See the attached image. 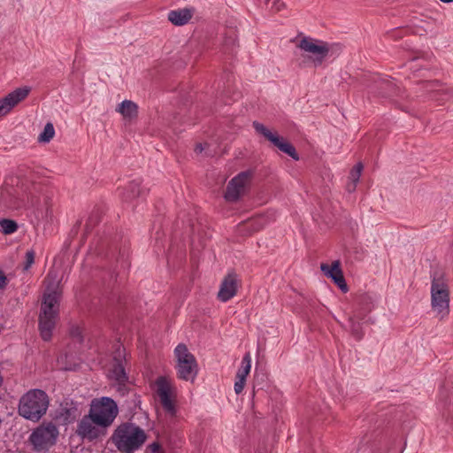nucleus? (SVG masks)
<instances>
[{"instance_id":"nucleus-1","label":"nucleus","mask_w":453,"mask_h":453,"mask_svg":"<svg viewBox=\"0 0 453 453\" xmlns=\"http://www.w3.org/2000/svg\"><path fill=\"white\" fill-rule=\"evenodd\" d=\"M59 298L60 293L58 288H48L43 295L39 314V329L44 341L51 338L52 331L58 320Z\"/></svg>"},{"instance_id":"nucleus-2","label":"nucleus","mask_w":453,"mask_h":453,"mask_svg":"<svg viewBox=\"0 0 453 453\" xmlns=\"http://www.w3.org/2000/svg\"><path fill=\"white\" fill-rule=\"evenodd\" d=\"M145 432L134 424L119 426L111 435V441L122 453H134L145 442Z\"/></svg>"},{"instance_id":"nucleus-3","label":"nucleus","mask_w":453,"mask_h":453,"mask_svg":"<svg viewBox=\"0 0 453 453\" xmlns=\"http://www.w3.org/2000/svg\"><path fill=\"white\" fill-rule=\"evenodd\" d=\"M49 403V397L44 391L29 390L19 400V413L26 419L36 422L46 413Z\"/></svg>"},{"instance_id":"nucleus-4","label":"nucleus","mask_w":453,"mask_h":453,"mask_svg":"<svg viewBox=\"0 0 453 453\" xmlns=\"http://www.w3.org/2000/svg\"><path fill=\"white\" fill-rule=\"evenodd\" d=\"M431 306L435 316L440 319L449 313V291L444 277L434 275L431 284Z\"/></svg>"},{"instance_id":"nucleus-5","label":"nucleus","mask_w":453,"mask_h":453,"mask_svg":"<svg viewBox=\"0 0 453 453\" xmlns=\"http://www.w3.org/2000/svg\"><path fill=\"white\" fill-rule=\"evenodd\" d=\"M174 357L176 359L177 377L186 381H193L197 374V363L194 355L189 352L185 344L180 343L176 346Z\"/></svg>"},{"instance_id":"nucleus-6","label":"nucleus","mask_w":453,"mask_h":453,"mask_svg":"<svg viewBox=\"0 0 453 453\" xmlns=\"http://www.w3.org/2000/svg\"><path fill=\"white\" fill-rule=\"evenodd\" d=\"M89 414L101 427L112 424L118 415L117 403L109 397H102L92 401Z\"/></svg>"},{"instance_id":"nucleus-7","label":"nucleus","mask_w":453,"mask_h":453,"mask_svg":"<svg viewBox=\"0 0 453 453\" xmlns=\"http://www.w3.org/2000/svg\"><path fill=\"white\" fill-rule=\"evenodd\" d=\"M298 48L307 53V60L314 66L320 65L329 52L326 42L311 37H303L298 43Z\"/></svg>"},{"instance_id":"nucleus-8","label":"nucleus","mask_w":453,"mask_h":453,"mask_svg":"<svg viewBox=\"0 0 453 453\" xmlns=\"http://www.w3.org/2000/svg\"><path fill=\"white\" fill-rule=\"evenodd\" d=\"M58 430L52 423L42 424L30 435V441L36 449H47L55 444Z\"/></svg>"},{"instance_id":"nucleus-9","label":"nucleus","mask_w":453,"mask_h":453,"mask_svg":"<svg viewBox=\"0 0 453 453\" xmlns=\"http://www.w3.org/2000/svg\"><path fill=\"white\" fill-rule=\"evenodd\" d=\"M125 349L121 345H118L114 356L111 368L109 371V377L111 380L116 381L118 384V391L121 394L125 393V384L128 378L125 372Z\"/></svg>"},{"instance_id":"nucleus-10","label":"nucleus","mask_w":453,"mask_h":453,"mask_svg":"<svg viewBox=\"0 0 453 453\" xmlns=\"http://www.w3.org/2000/svg\"><path fill=\"white\" fill-rule=\"evenodd\" d=\"M253 127L255 130L263 135L266 140L271 142L275 147H277L280 151L288 154L292 158L297 160L298 156L296 151V149L283 137L280 136L277 133L271 131L263 124L258 123L257 121L253 122Z\"/></svg>"},{"instance_id":"nucleus-11","label":"nucleus","mask_w":453,"mask_h":453,"mask_svg":"<svg viewBox=\"0 0 453 453\" xmlns=\"http://www.w3.org/2000/svg\"><path fill=\"white\" fill-rule=\"evenodd\" d=\"M251 176L252 173L250 171H245L233 178L226 187L225 193L226 200L235 202L244 195L250 182Z\"/></svg>"},{"instance_id":"nucleus-12","label":"nucleus","mask_w":453,"mask_h":453,"mask_svg":"<svg viewBox=\"0 0 453 453\" xmlns=\"http://www.w3.org/2000/svg\"><path fill=\"white\" fill-rule=\"evenodd\" d=\"M31 92V88L24 86L17 88L0 99V113H8L19 103L25 100Z\"/></svg>"},{"instance_id":"nucleus-13","label":"nucleus","mask_w":453,"mask_h":453,"mask_svg":"<svg viewBox=\"0 0 453 453\" xmlns=\"http://www.w3.org/2000/svg\"><path fill=\"white\" fill-rule=\"evenodd\" d=\"M172 387L170 382L164 377L156 381V392L164 410L171 416L175 414V406L171 399Z\"/></svg>"},{"instance_id":"nucleus-14","label":"nucleus","mask_w":453,"mask_h":453,"mask_svg":"<svg viewBox=\"0 0 453 453\" xmlns=\"http://www.w3.org/2000/svg\"><path fill=\"white\" fill-rule=\"evenodd\" d=\"M103 428L97 426L96 422L90 417V414L83 417L80 421L77 428V433L83 438H87L90 441L98 438L102 433Z\"/></svg>"},{"instance_id":"nucleus-15","label":"nucleus","mask_w":453,"mask_h":453,"mask_svg":"<svg viewBox=\"0 0 453 453\" xmlns=\"http://www.w3.org/2000/svg\"><path fill=\"white\" fill-rule=\"evenodd\" d=\"M320 269L324 273V274L331 278L334 282L343 291H348V287L345 282L342 271L341 269V263L338 260H335L332 263L331 265L327 264H321Z\"/></svg>"},{"instance_id":"nucleus-16","label":"nucleus","mask_w":453,"mask_h":453,"mask_svg":"<svg viewBox=\"0 0 453 453\" xmlns=\"http://www.w3.org/2000/svg\"><path fill=\"white\" fill-rule=\"evenodd\" d=\"M237 291V278L234 273H229L221 282L218 297L222 302H226L233 298Z\"/></svg>"},{"instance_id":"nucleus-17","label":"nucleus","mask_w":453,"mask_h":453,"mask_svg":"<svg viewBox=\"0 0 453 453\" xmlns=\"http://www.w3.org/2000/svg\"><path fill=\"white\" fill-rule=\"evenodd\" d=\"M193 16V12L190 9H178L168 12V19L175 26H183L188 23Z\"/></svg>"},{"instance_id":"nucleus-18","label":"nucleus","mask_w":453,"mask_h":453,"mask_svg":"<svg viewBox=\"0 0 453 453\" xmlns=\"http://www.w3.org/2000/svg\"><path fill=\"white\" fill-rule=\"evenodd\" d=\"M375 89L382 96H390L397 93L398 88L392 80L382 79L376 82Z\"/></svg>"},{"instance_id":"nucleus-19","label":"nucleus","mask_w":453,"mask_h":453,"mask_svg":"<svg viewBox=\"0 0 453 453\" xmlns=\"http://www.w3.org/2000/svg\"><path fill=\"white\" fill-rule=\"evenodd\" d=\"M140 185L141 183L138 180H133L128 184L123 193V198L126 202H129L144 193V190L141 188Z\"/></svg>"},{"instance_id":"nucleus-20","label":"nucleus","mask_w":453,"mask_h":453,"mask_svg":"<svg viewBox=\"0 0 453 453\" xmlns=\"http://www.w3.org/2000/svg\"><path fill=\"white\" fill-rule=\"evenodd\" d=\"M251 369V356L248 352L244 355L241 367L238 369L236 373V378H242V380H246Z\"/></svg>"},{"instance_id":"nucleus-21","label":"nucleus","mask_w":453,"mask_h":453,"mask_svg":"<svg viewBox=\"0 0 453 453\" xmlns=\"http://www.w3.org/2000/svg\"><path fill=\"white\" fill-rule=\"evenodd\" d=\"M237 43V36L234 30H230L224 37L222 50L225 53H231Z\"/></svg>"},{"instance_id":"nucleus-22","label":"nucleus","mask_w":453,"mask_h":453,"mask_svg":"<svg viewBox=\"0 0 453 453\" xmlns=\"http://www.w3.org/2000/svg\"><path fill=\"white\" fill-rule=\"evenodd\" d=\"M139 107L131 100H124L116 107V113H137Z\"/></svg>"},{"instance_id":"nucleus-23","label":"nucleus","mask_w":453,"mask_h":453,"mask_svg":"<svg viewBox=\"0 0 453 453\" xmlns=\"http://www.w3.org/2000/svg\"><path fill=\"white\" fill-rule=\"evenodd\" d=\"M55 135V128L53 124L48 122L42 130V132L38 136V142L42 143H48Z\"/></svg>"},{"instance_id":"nucleus-24","label":"nucleus","mask_w":453,"mask_h":453,"mask_svg":"<svg viewBox=\"0 0 453 453\" xmlns=\"http://www.w3.org/2000/svg\"><path fill=\"white\" fill-rule=\"evenodd\" d=\"M0 226L4 234H13L18 229V225L14 220L6 219L0 220Z\"/></svg>"},{"instance_id":"nucleus-25","label":"nucleus","mask_w":453,"mask_h":453,"mask_svg":"<svg viewBox=\"0 0 453 453\" xmlns=\"http://www.w3.org/2000/svg\"><path fill=\"white\" fill-rule=\"evenodd\" d=\"M264 226V219H252L245 222L241 227L249 228L250 231H258Z\"/></svg>"},{"instance_id":"nucleus-26","label":"nucleus","mask_w":453,"mask_h":453,"mask_svg":"<svg viewBox=\"0 0 453 453\" xmlns=\"http://www.w3.org/2000/svg\"><path fill=\"white\" fill-rule=\"evenodd\" d=\"M423 86L425 90L429 93H436L443 90L441 85L437 81H425Z\"/></svg>"},{"instance_id":"nucleus-27","label":"nucleus","mask_w":453,"mask_h":453,"mask_svg":"<svg viewBox=\"0 0 453 453\" xmlns=\"http://www.w3.org/2000/svg\"><path fill=\"white\" fill-rule=\"evenodd\" d=\"M362 170L363 165L361 163L357 164L350 172L349 180L357 184Z\"/></svg>"},{"instance_id":"nucleus-28","label":"nucleus","mask_w":453,"mask_h":453,"mask_svg":"<svg viewBox=\"0 0 453 453\" xmlns=\"http://www.w3.org/2000/svg\"><path fill=\"white\" fill-rule=\"evenodd\" d=\"M350 330L353 334V336L357 340H361L364 333L361 330L360 325L357 322H355L353 319H350Z\"/></svg>"},{"instance_id":"nucleus-29","label":"nucleus","mask_w":453,"mask_h":453,"mask_svg":"<svg viewBox=\"0 0 453 453\" xmlns=\"http://www.w3.org/2000/svg\"><path fill=\"white\" fill-rule=\"evenodd\" d=\"M35 253L34 250H27L26 252V256H25V264H24V270H28L32 265L34 264L35 262Z\"/></svg>"},{"instance_id":"nucleus-30","label":"nucleus","mask_w":453,"mask_h":453,"mask_svg":"<svg viewBox=\"0 0 453 453\" xmlns=\"http://www.w3.org/2000/svg\"><path fill=\"white\" fill-rule=\"evenodd\" d=\"M246 380H242V378H236V381L234 383V391L236 394H240L245 386Z\"/></svg>"},{"instance_id":"nucleus-31","label":"nucleus","mask_w":453,"mask_h":453,"mask_svg":"<svg viewBox=\"0 0 453 453\" xmlns=\"http://www.w3.org/2000/svg\"><path fill=\"white\" fill-rule=\"evenodd\" d=\"M82 330L79 326H74L71 329V335L78 340L81 339Z\"/></svg>"},{"instance_id":"nucleus-32","label":"nucleus","mask_w":453,"mask_h":453,"mask_svg":"<svg viewBox=\"0 0 453 453\" xmlns=\"http://www.w3.org/2000/svg\"><path fill=\"white\" fill-rule=\"evenodd\" d=\"M7 277L2 271H0V289H3L7 285Z\"/></svg>"},{"instance_id":"nucleus-33","label":"nucleus","mask_w":453,"mask_h":453,"mask_svg":"<svg viewBox=\"0 0 453 453\" xmlns=\"http://www.w3.org/2000/svg\"><path fill=\"white\" fill-rule=\"evenodd\" d=\"M207 146V144H203V143H198L196 144V148H195V152L199 154V153H202L203 150H205V147Z\"/></svg>"},{"instance_id":"nucleus-34","label":"nucleus","mask_w":453,"mask_h":453,"mask_svg":"<svg viewBox=\"0 0 453 453\" xmlns=\"http://www.w3.org/2000/svg\"><path fill=\"white\" fill-rule=\"evenodd\" d=\"M283 5L284 4L282 3H280V0H275L273 7L275 9V11L278 12L281 9Z\"/></svg>"},{"instance_id":"nucleus-35","label":"nucleus","mask_w":453,"mask_h":453,"mask_svg":"<svg viewBox=\"0 0 453 453\" xmlns=\"http://www.w3.org/2000/svg\"><path fill=\"white\" fill-rule=\"evenodd\" d=\"M357 183H353L352 181H349L347 185V189L349 192H353L356 189Z\"/></svg>"},{"instance_id":"nucleus-36","label":"nucleus","mask_w":453,"mask_h":453,"mask_svg":"<svg viewBox=\"0 0 453 453\" xmlns=\"http://www.w3.org/2000/svg\"><path fill=\"white\" fill-rule=\"evenodd\" d=\"M150 448L154 453L157 452L159 450V445L157 443H153L150 445Z\"/></svg>"},{"instance_id":"nucleus-37","label":"nucleus","mask_w":453,"mask_h":453,"mask_svg":"<svg viewBox=\"0 0 453 453\" xmlns=\"http://www.w3.org/2000/svg\"><path fill=\"white\" fill-rule=\"evenodd\" d=\"M440 1L442 3H445V4H449V3L453 2V0H440Z\"/></svg>"},{"instance_id":"nucleus-38","label":"nucleus","mask_w":453,"mask_h":453,"mask_svg":"<svg viewBox=\"0 0 453 453\" xmlns=\"http://www.w3.org/2000/svg\"><path fill=\"white\" fill-rule=\"evenodd\" d=\"M226 93H228V91H226V89H224V91L222 92V95H221V96H222V97H224V96L226 95Z\"/></svg>"},{"instance_id":"nucleus-39","label":"nucleus","mask_w":453,"mask_h":453,"mask_svg":"<svg viewBox=\"0 0 453 453\" xmlns=\"http://www.w3.org/2000/svg\"><path fill=\"white\" fill-rule=\"evenodd\" d=\"M51 276V273H50L47 276V279L50 278Z\"/></svg>"}]
</instances>
